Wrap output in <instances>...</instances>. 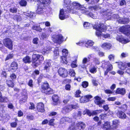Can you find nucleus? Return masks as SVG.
<instances>
[{
  "label": "nucleus",
  "mask_w": 130,
  "mask_h": 130,
  "mask_svg": "<svg viewBox=\"0 0 130 130\" xmlns=\"http://www.w3.org/2000/svg\"><path fill=\"white\" fill-rule=\"evenodd\" d=\"M92 97V96L90 95H87L82 96L80 99V102L81 103L87 102L89 101V99Z\"/></svg>",
  "instance_id": "15"
},
{
  "label": "nucleus",
  "mask_w": 130,
  "mask_h": 130,
  "mask_svg": "<svg viewBox=\"0 0 130 130\" xmlns=\"http://www.w3.org/2000/svg\"><path fill=\"white\" fill-rule=\"evenodd\" d=\"M81 93V91L79 90L77 91L76 92V94L75 95V96L76 97H79L80 96V94Z\"/></svg>",
  "instance_id": "49"
},
{
  "label": "nucleus",
  "mask_w": 130,
  "mask_h": 130,
  "mask_svg": "<svg viewBox=\"0 0 130 130\" xmlns=\"http://www.w3.org/2000/svg\"><path fill=\"white\" fill-rule=\"evenodd\" d=\"M113 124V125H117L119 123V121L117 120H115L112 121Z\"/></svg>",
  "instance_id": "54"
},
{
  "label": "nucleus",
  "mask_w": 130,
  "mask_h": 130,
  "mask_svg": "<svg viewBox=\"0 0 130 130\" xmlns=\"http://www.w3.org/2000/svg\"><path fill=\"white\" fill-rule=\"evenodd\" d=\"M77 107V105H70L65 106L63 108L62 111L64 113L69 112L71 111L73 109L76 108Z\"/></svg>",
  "instance_id": "9"
},
{
  "label": "nucleus",
  "mask_w": 130,
  "mask_h": 130,
  "mask_svg": "<svg viewBox=\"0 0 130 130\" xmlns=\"http://www.w3.org/2000/svg\"><path fill=\"white\" fill-rule=\"evenodd\" d=\"M20 5L22 6H25L27 4L26 1L25 0H21L20 2Z\"/></svg>",
  "instance_id": "42"
},
{
  "label": "nucleus",
  "mask_w": 130,
  "mask_h": 130,
  "mask_svg": "<svg viewBox=\"0 0 130 130\" xmlns=\"http://www.w3.org/2000/svg\"><path fill=\"white\" fill-rule=\"evenodd\" d=\"M54 119H52L49 122V124L50 125L53 126L54 125Z\"/></svg>",
  "instance_id": "63"
},
{
  "label": "nucleus",
  "mask_w": 130,
  "mask_h": 130,
  "mask_svg": "<svg viewBox=\"0 0 130 130\" xmlns=\"http://www.w3.org/2000/svg\"><path fill=\"white\" fill-rule=\"evenodd\" d=\"M71 97L69 96H67L66 99L63 100V102L65 104H66L70 100Z\"/></svg>",
  "instance_id": "44"
},
{
  "label": "nucleus",
  "mask_w": 130,
  "mask_h": 130,
  "mask_svg": "<svg viewBox=\"0 0 130 130\" xmlns=\"http://www.w3.org/2000/svg\"><path fill=\"white\" fill-rule=\"evenodd\" d=\"M17 125V123L16 122H12L10 123L11 126L12 127H15Z\"/></svg>",
  "instance_id": "56"
},
{
  "label": "nucleus",
  "mask_w": 130,
  "mask_h": 130,
  "mask_svg": "<svg viewBox=\"0 0 130 130\" xmlns=\"http://www.w3.org/2000/svg\"><path fill=\"white\" fill-rule=\"evenodd\" d=\"M98 125L100 126L104 130H107L110 127L109 123L107 122L104 123L100 121L98 122Z\"/></svg>",
  "instance_id": "12"
},
{
  "label": "nucleus",
  "mask_w": 130,
  "mask_h": 130,
  "mask_svg": "<svg viewBox=\"0 0 130 130\" xmlns=\"http://www.w3.org/2000/svg\"><path fill=\"white\" fill-rule=\"evenodd\" d=\"M0 101L2 102L6 103L9 101V100L7 97L4 96L1 97Z\"/></svg>",
  "instance_id": "32"
},
{
  "label": "nucleus",
  "mask_w": 130,
  "mask_h": 130,
  "mask_svg": "<svg viewBox=\"0 0 130 130\" xmlns=\"http://www.w3.org/2000/svg\"><path fill=\"white\" fill-rule=\"evenodd\" d=\"M33 65L35 67L37 66L41 63V61L43 60L44 58L42 55L35 54L32 56Z\"/></svg>",
  "instance_id": "3"
},
{
  "label": "nucleus",
  "mask_w": 130,
  "mask_h": 130,
  "mask_svg": "<svg viewBox=\"0 0 130 130\" xmlns=\"http://www.w3.org/2000/svg\"><path fill=\"white\" fill-rule=\"evenodd\" d=\"M94 102L96 104L99 105L100 107H102V104H104L105 101L104 100L102 99L100 97L96 96L94 97Z\"/></svg>",
  "instance_id": "10"
},
{
  "label": "nucleus",
  "mask_w": 130,
  "mask_h": 130,
  "mask_svg": "<svg viewBox=\"0 0 130 130\" xmlns=\"http://www.w3.org/2000/svg\"><path fill=\"white\" fill-rule=\"evenodd\" d=\"M54 56H58L59 55V52L58 50H56L54 52Z\"/></svg>",
  "instance_id": "59"
},
{
  "label": "nucleus",
  "mask_w": 130,
  "mask_h": 130,
  "mask_svg": "<svg viewBox=\"0 0 130 130\" xmlns=\"http://www.w3.org/2000/svg\"><path fill=\"white\" fill-rule=\"evenodd\" d=\"M52 99L54 102L57 103L59 101V97L57 95H54L53 96Z\"/></svg>",
  "instance_id": "35"
},
{
  "label": "nucleus",
  "mask_w": 130,
  "mask_h": 130,
  "mask_svg": "<svg viewBox=\"0 0 130 130\" xmlns=\"http://www.w3.org/2000/svg\"><path fill=\"white\" fill-rule=\"evenodd\" d=\"M76 128H75L74 125H71L69 127L68 130H75Z\"/></svg>",
  "instance_id": "64"
},
{
  "label": "nucleus",
  "mask_w": 130,
  "mask_h": 130,
  "mask_svg": "<svg viewBox=\"0 0 130 130\" xmlns=\"http://www.w3.org/2000/svg\"><path fill=\"white\" fill-rule=\"evenodd\" d=\"M7 84L9 87H13L14 86L13 81L12 80H7Z\"/></svg>",
  "instance_id": "37"
},
{
  "label": "nucleus",
  "mask_w": 130,
  "mask_h": 130,
  "mask_svg": "<svg viewBox=\"0 0 130 130\" xmlns=\"http://www.w3.org/2000/svg\"><path fill=\"white\" fill-rule=\"evenodd\" d=\"M106 115L105 114H102L100 116V118L102 119H104L106 117Z\"/></svg>",
  "instance_id": "62"
},
{
  "label": "nucleus",
  "mask_w": 130,
  "mask_h": 130,
  "mask_svg": "<svg viewBox=\"0 0 130 130\" xmlns=\"http://www.w3.org/2000/svg\"><path fill=\"white\" fill-rule=\"evenodd\" d=\"M115 55L113 54H111L108 56V58L110 60H113L114 59Z\"/></svg>",
  "instance_id": "50"
},
{
  "label": "nucleus",
  "mask_w": 130,
  "mask_h": 130,
  "mask_svg": "<svg viewBox=\"0 0 130 130\" xmlns=\"http://www.w3.org/2000/svg\"><path fill=\"white\" fill-rule=\"evenodd\" d=\"M49 35V34H46L45 33H43L41 35V37L43 39L46 38L48 37Z\"/></svg>",
  "instance_id": "51"
},
{
  "label": "nucleus",
  "mask_w": 130,
  "mask_h": 130,
  "mask_svg": "<svg viewBox=\"0 0 130 130\" xmlns=\"http://www.w3.org/2000/svg\"><path fill=\"white\" fill-rule=\"evenodd\" d=\"M97 68L95 66H91L90 69V72L92 73H95L96 71Z\"/></svg>",
  "instance_id": "33"
},
{
  "label": "nucleus",
  "mask_w": 130,
  "mask_h": 130,
  "mask_svg": "<svg viewBox=\"0 0 130 130\" xmlns=\"http://www.w3.org/2000/svg\"><path fill=\"white\" fill-rule=\"evenodd\" d=\"M10 11L12 13H15L17 12V9L15 8H12L10 9Z\"/></svg>",
  "instance_id": "53"
},
{
  "label": "nucleus",
  "mask_w": 130,
  "mask_h": 130,
  "mask_svg": "<svg viewBox=\"0 0 130 130\" xmlns=\"http://www.w3.org/2000/svg\"><path fill=\"white\" fill-rule=\"evenodd\" d=\"M69 74L71 76L74 77L75 75V73L73 69L69 71Z\"/></svg>",
  "instance_id": "46"
},
{
  "label": "nucleus",
  "mask_w": 130,
  "mask_h": 130,
  "mask_svg": "<svg viewBox=\"0 0 130 130\" xmlns=\"http://www.w3.org/2000/svg\"><path fill=\"white\" fill-rule=\"evenodd\" d=\"M18 68V64L17 63L15 62H12L11 65L10 67H9V70L12 72H13L15 71Z\"/></svg>",
  "instance_id": "17"
},
{
  "label": "nucleus",
  "mask_w": 130,
  "mask_h": 130,
  "mask_svg": "<svg viewBox=\"0 0 130 130\" xmlns=\"http://www.w3.org/2000/svg\"><path fill=\"white\" fill-rule=\"evenodd\" d=\"M23 62L25 63H29L31 62L30 58L28 56H27L23 59Z\"/></svg>",
  "instance_id": "29"
},
{
  "label": "nucleus",
  "mask_w": 130,
  "mask_h": 130,
  "mask_svg": "<svg viewBox=\"0 0 130 130\" xmlns=\"http://www.w3.org/2000/svg\"><path fill=\"white\" fill-rule=\"evenodd\" d=\"M13 56V55L12 54H10L8 55L6 58V60H8L12 58Z\"/></svg>",
  "instance_id": "55"
},
{
  "label": "nucleus",
  "mask_w": 130,
  "mask_h": 130,
  "mask_svg": "<svg viewBox=\"0 0 130 130\" xmlns=\"http://www.w3.org/2000/svg\"><path fill=\"white\" fill-rule=\"evenodd\" d=\"M42 92L47 94H52L53 92L52 89L49 87V84L47 83H43L41 86Z\"/></svg>",
  "instance_id": "5"
},
{
  "label": "nucleus",
  "mask_w": 130,
  "mask_h": 130,
  "mask_svg": "<svg viewBox=\"0 0 130 130\" xmlns=\"http://www.w3.org/2000/svg\"><path fill=\"white\" fill-rule=\"evenodd\" d=\"M63 56H67L68 55V51L66 49H63L62 51Z\"/></svg>",
  "instance_id": "40"
},
{
  "label": "nucleus",
  "mask_w": 130,
  "mask_h": 130,
  "mask_svg": "<svg viewBox=\"0 0 130 130\" xmlns=\"http://www.w3.org/2000/svg\"><path fill=\"white\" fill-rule=\"evenodd\" d=\"M94 44V42L92 40H88L86 42L85 46L88 48L93 45Z\"/></svg>",
  "instance_id": "24"
},
{
  "label": "nucleus",
  "mask_w": 130,
  "mask_h": 130,
  "mask_svg": "<svg viewBox=\"0 0 130 130\" xmlns=\"http://www.w3.org/2000/svg\"><path fill=\"white\" fill-rule=\"evenodd\" d=\"M4 45L8 48L11 50L12 48V42L11 39L7 38L4 39L3 41Z\"/></svg>",
  "instance_id": "8"
},
{
  "label": "nucleus",
  "mask_w": 130,
  "mask_h": 130,
  "mask_svg": "<svg viewBox=\"0 0 130 130\" xmlns=\"http://www.w3.org/2000/svg\"><path fill=\"white\" fill-rule=\"evenodd\" d=\"M130 29V25H127L124 26H122L120 28V31L127 35V32Z\"/></svg>",
  "instance_id": "13"
},
{
  "label": "nucleus",
  "mask_w": 130,
  "mask_h": 130,
  "mask_svg": "<svg viewBox=\"0 0 130 130\" xmlns=\"http://www.w3.org/2000/svg\"><path fill=\"white\" fill-rule=\"evenodd\" d=\"M113 67L112 65L111 64L108 65L107 66V67L106 70L105 72V75H107L108 72L110 71H111Z\"/></svg>",
  "instance_id": "28"
},
{
  "label": "nucleus",
  "mask_w": 130,
  "mask_h": 130,
  "mask_svg": "<svg viewBox=\"0 0 130 130\" xmlns=\"http://www.w3.org/2000/svg\"><path fill=\"white\" fill-rule=\"evenodd\" d=\"M45 24V26L46 27H49L50 26L51 24L50 22L48 21H46V22L44 23H41L40 25H41L42 24Z\"/></svg>",
  "instance_id": "52"
},
{
  "label": "nucleus",
  "mask_w": 130,
  "mask_h": 130,
  "mask_svg": "<svg viewBox=\"0 0 130 130\" xmlns=\"http://www.w3.org/2000/svg\"><path fill=\"white\" fill-rule=\"evenodd\" d=\"M88 82L86 81H85L82 83V86L84 88H86L88 86Z\"/></svg>",
  "instance_id": "47"
},
{
  "label": "nucleus",
  "mask_w": 130,
  "mask_h": 130,
  "mask_svg": "<svg viewBox=\"0 0 130 130\" xmlns=\"http://www.w3.org/2000/svg\"><path fill=\"white\" fill-rule=\"evenodd\" d=\"M14 20H16L18 21H20L21 20V17L19 15H15L13 17Z\"/></svg>",
  "instance_id": "43"
},
{
  "label": "nucleus",
  "mask_w": 130,
  "mask_h": 130,
  "mask_svg": "<svg viewBox=\"0 0 130 130\" xmlns=\"http://www.w3.org/2000/svg\"><path fill=\"white\" fill-rule=\"evenodd\" d=\"M93 28L96 29L97 31L96 33L97 36L99 37L102 36L105 38H108L110 37L109 34H107L104 35L102 33V32H105L106 29V26L103 24H101L94 26Z\"/></svg>",
  "instance_id": "2"
},
{
  "label": "nucleus",
  "mask_w": 130,
  "mask_h": 130,
  "mask_svg": "<svg viewBox=\"0 0 130 130\" xmlns=\"http://www.w3.org/2000/svg\"><path fill=\"white\" fill-rule=\"evenodd\" d=\"M38 2H39L40 3V6L38 7V9L37 10V12L38 13L41 14L42 13L43 11H44V8H43L42 7L41 8L42 6H47V5H48L50 3V0H37Z\"/></svg>",
  "instance_id": "4"
},
{
  "label": "nucleus",
  "mask_w": 130,
  "mask_h": 130,
  "mask_svg": "<svg viewBox=\"0 0 130 130\" xmlns=\"http://www.w3.org/2000/svg\"><path fill=\"white\" fill-rule=\"evenodd\" d=\"M84 10L82 12V13H85L86 14L88 15H89L90 17H91L93 19H95V17L94 16V15L91 12H89L88 11L86 10Z\"/></svg>",
  "instance_id": "27"
},
{
  "label": "nucleus",
  "mask_w": 130,
  "mask_h": 130,
  "mask_svg": "<svg viewBox=\"0 0 130 130\" xmlns=\"http://www.w3.org/2000/svg\"><path fill=\"white\" fill-rule=\"evenodd\" d=\"M63 38V37L60 34L54 35H53L52 37V39L54 42L59 44L61 43Z\"/></svg>",
  "instance_id": "7"
},
{
  "label": "nucleus",
  "mask_w": 130,
  "mask_h": 130,
  "mask_svg": "<svg viewBox=\"0 0 130 130\" xmlns=\"http://www.w3.org/2000/svg\"><path fill=\"white\" fill-rule=\"evenodd\" d=\"M58 72L60 76L65 77L68 75V72L65 69L62 68H60L58 70Z\"/></svg>",
  "instance_id": "11"
},
{
  "label": "nucleus",
  "mask_w": 130,
  "mask_h": 130,
  "mask_svg": "<svg viewBox=\"0 0 130 130\" xmlns=\"http://www.w3.org/2000/svg\"><path fill=\"white\" fill-rule=\"evenodd\" d=\"M116 93L117 94H120L123 95L125 93V90L124 88H118L116 90Z\"/></svg>",
  "instance_id": "22"
},
{
  "label": "nucleus",
  "mask_w": 130,
  "mask_h": 130,
  "mask_svg": "<svg viewBox=\"0 0 130 130\" xmlns=\"http://www.w3.org/2000/svg\"><path fill=\"white\" fill-rule=\"evenodd\" d=\"M86 113L90 116L91 115V112L87 109H85L83 112V115H85Z\"/></svg>",
  "instance_id": "38"
},
{
  "label": "nucleus",
  "mask_w": 130,
  "mask_h": 130,
  "mask_svg": "<svg viewBox=\"0 0 130 130\" xmlns=\"http://www.w3.org/2000/svg\"><path fill=\"white\" fill-rule=\"evenodd\" d=\"M118 65L119 68L122 70H124L127 68L126 72L130 74V63H123L120 62L119 63Z\"/></svg>",
  "instance_id": "6"
},
{
  "label": "nucleus",
  "mask_w": 130,
  "mask_h": 130,
  "mask_svg": "<svg viewBox=\"0 0 130 130\" xmlns=\"http://www.w3.org/2000/svg\"><path fill=\"white\" fill-rule=\"evenodd\" d=\"M52 48H51L49 46H48L44 48V49L43 50V51L45 53H48L52 51Z\"/></svg>",
  "instance_id": "31"
},
{
  "label": "nucleus",
  "mask_w": 130,
  "mask_h": 130,
  "mask_svg": "<svg viewBox=\"0 0 130 130\" xmlns=\"http://www.w3.org/2000/svg\"><path fill=\"white\" fill-rule=\"evenodd\" d=\"M86 127L85 123L83 122H79L77 123L75 125L76 129L80 130L84 129Z\"/></svg>",
  "instance_id": "14"
},
{
  "label": "nucleus",
  "mask_w": 130,
  "mask_h": 130,
  "mask_svg": "<svg viewBox=\"0 0 130 130\" xmlns=\"http://www.w3.org/2000/svg\"><path fill=\"white\" fill-rule=\"evenodd\" d=\"M71 119L69 117H64L62 118L61 120V122L63 123L64 122L67 121L69 122H71Z\"/></svg>",
  "instance_id": "26"
},
{
  "label": "nucleus",
  "mask_w": 130,
  "mask_h": 130,
  "mask_svg": "<svg viewBox=\"0 0 130 130\" xmlns=\"http://www.w3.org/2000/svg\"><path fill=\"white\" fill-rule=\"evenodd\" d=\"M44 70H46L47 72H48L51 67V63L49 60H46L44 62Z\"/></svg>",
  "instance_id": "18"
},
{
  "label": "nucleus",
  "mask_w": 130,
  "mask_h": 130,
  "mask_svg": "<svg viewBox=\"0 0 130 130\" xmlns=\"http://www.w3.org/2000/svg\"><path fill=\"white\" fill-rule=\"evenodd\" d=\"M32 28L34 30H36L39 32L41 31L42 30V29L39 26H33Z\"/></svg>",
  "instance_id": "36"
},
{
  "label": "nucleus",
  "mask_w": 130,
  "mask_h": 130,
  "mask_svg": "<svg viewBox=\"0 0 130 130\" xmlns=\"http://www.w3.org/2000/svg\"><path fill=\"white\" fill-rule=\"evenodd\" d=\"M25 15L27 17H31L33 16V14L32 13L29 11H27V12L25 13Z\"/></svg>",
  "instance_id": "41"
},
{
  "label": "nucleus",
  "mask_w": 130,
  "mask_h": 130,
  "mask_svg": "<svg viewBox=\"0 0 130 130\" xmlns=\"http://www.w3.org/2000/svg\"><path fill=\"white\" fill-rule=\"evenodd\" d=\"M76 43L77 45H78L80 46H85V45H86V42L80 41L78 43Z\"/></svg>",
  "instance_id": "45"
},
{
  "label": "nucleus",
  "mask_w": 130,
  "mask_h": 130,
  "mask_svg": "<svg viewBox=\"0 0 130 130\" xmlns=\"http://www.w3.org/2000/svg\"><path fill=\"white\" fill-rule=\"evenodd\" d=\"M37 109L38 111L43 112L45 111L44 105L42 103H40L37 104Z\"/></svg>",
  "instance_id": "16"
},
{
  "label": "nucleus",
  "mask_w": 130,
  "mask_h": 130,
  "mask_svg": "<svg viewBox=\"0 0 130 130\" xmlns=\"http://www.w3.org/2000/svg\"><path fill=\"white\" fill-rule=\"evenodd\" d=\"M71 86L69 84H67L65 86V89L68 90H70Z\"/></svg>",
  "instance_id": "57"
},
{
  "label": "nucleus",
  "mask_w": 130,
  "mask_h": 130,
  "mask_svg": "<svg viewBox=\"0 0 130 130\" xmlns=\"http://www.w3.org/2000/svg\"><path fill=\"white\" fill-rule=\"evenodd\" d=\"M93 62L96 65H99L100 63L99 59L96 58H95L93 59Z\"/></svg>",
  "instance_id": "39"
},
{
  "label": "nucleus",
  "mask_w": 130,
  "mask_h": 130,
  "mask_svg": "<svg viewBox=\"0 0 130 130\" xmlns=\"http://www.w3.org/2000/svg\"><path fill=\"white\" fill-rule=\"evenodd\" d=\"M81 115V112L80 111H79L77 113H76L75 115V116H74V117L76 118H77L78 116H80Z\"/></svg>",
  "instance_id": "58"
},
{
  "label": "nucleus",
  "mask_w": 130,
  "mask_h": 130,
  "mask_svg": "<svg viewBox=\"0 0 130 130\" xmlns=\"http://www.w3.org/2000/svg\"><path fill=\"white\" fill-rule=\"evenodd\" d=\"M117 40L123 44H125L129 42L128 40L124 39L122 36H118L116 38Z\"/></svg>",
  "instance_id": "20"
},
{
  "label": "nucleus",
  "mask_w": 130,
  "mask_h": 130,
  "mask_svg": "<svg viewBox=\"0 0 130 130\" xmlns=\"http://www.w3.org/2000/svg\"><path fill=\"white\" fill-rule=\"evenodd\" d=\"M119 23L122 24H127L129 21V20L127 18H121L119 19Z\"/></svg>",
  "instance_id": "23"
},
{
  "label": "nucleus",
  "mask_w": 130,
  "mask_h": 130,
  "mask_svg": "<svg viewBox=\"0 0 130 130\" xmlns=\"http://www.w3.org/2000/svg\"><path fill=\"white\" fill-rule=\"evenodd\" d=\"M33 81L32 80H30L28 83V85L30 87H32L33 86L32 84Z\"/></svg>",
  "instance_id": "61"
},
{
  "label": "nucleus",
  "mask_w": 130,
  "mask_h": 130,
  "mask_svg": "<svg viewBox=\"0 0 130 130\" xmlns=\"http://www.w3.org/2000/svg\"><path fill=\"white\" fill-rule=\"evenodd\" d=\"M112 46L111 44L109 43L105 42L101 45L102 47L105 50H109Z\"/></svg>",
  "instance_id": "19"
},
{
  "label": "nucleus",
  "mask_w": 130,
  "mask_h": 130,
  "mask_svg": "<svg viewBox=\"0 0 130 130\" xmlns=\"http://www.w3.org/2000/svg\"><path fill=\"white\" fill-rule=\"evenodd\" d=\"M59 17L60 19L61 20H64L65 18L63 9H62L60 10Z\"/></svg>",
  "instance_id": "25"
},
{
  "label": "nucleus",
  "mask_w": 130,
  "mask_h": 130,
  "mask_svg": "<svg viewBox=\"0 0 130 130\" xmlns=\"http://www.w3.org/2000/svg\"><path fill=\"white\" fill-rule=\"evenodd\" d=\"M88 61L87 58H84L82 60V64H81L80 66L83 68H85L86 67L85 64H86Z\"/></svg>",
  "instance_id": "30"
},
{
  "label": "nucleus",
  "mask_w": 130,
  "mask_h": 130,
  "mask_svg": "<svg viewBox=\"0 0 130 130\" xmlns=\"http://www.w3.org/2000/svg\"><path fill=\"white\" fill-rule=\"evenodd\" d=\"M127 108V105H124L122 107V109L124 111L126 110Z\"/></svg>",
  "instance_id": "60"
},
{
  "label": "nucleus",
  "mask_w": 130,
  "mask_h": 130,
  "mask_svg": "<svg viewBox=\"0 0 130 130\" xmlns=\"http://www.w3.org/2000/svg\"><path fill=\"white\" fill-rule=\"evenodd\" d=\"M67 56H63L61 57V62L65 64H67L68 62L66 57Z\"/></svg>",
  "instance_id": "34"
},
{
  "label": "nucleus",
  "mask_w": 130,
  "mask_h": 130,
  "mask_svg": "<svg viewBox=\"0 0 130 130\" xmlns=\"http://www.w3.org/2000/svg\"><path fill=\"white\" fill-rule=\"evenodd\" d=\"M76 60L73 61L71 64V66L72 68H75L77 67V65L76 64Z\"/></svg>",
  "instance_id": "48"
},
{
  "label": "nucleus",
  "mask_w": 130,
  "mask_h": 130,
  "mask_svg": "<svg viewBox=\"0 0 130 130\" xmlns=\"http://www.w3.org/2000/svg\"><path fill=\"white\" fill-rule=\"evenodd\" d=\"M71 1L70 0H67V1L64 0V3L66 4V7L69 11H70L73 9L74 8L79 10V11H81V12L83 11L84 10L86 9V8L81 6L77 2H74L71 4H70Z\"/></svg>",
  "instance_id": "1"
},
{
  "label": "nucleus",
  "mask_w": 130,
  "mask_h": 130,
  "mask_svg": "<svg viewBox=\"0 0 130 130\" xmlns=\"http://www.w3.org/2000/svg\"><path fill=\"white\" fill-rule=\"evenodd\" d=\"M117 114L118 116L121 119H126L127 117L125 113L121 111H118Z\"/></svg>",
  "instance_id": "21"
}]
</instances>
